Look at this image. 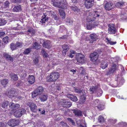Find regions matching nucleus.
<instances>
[{
  "mask_svg": "<svg viewBox=\"0 0 127 127\" xmlns=\"http://www.w3.org/2000/svg\"><path fill=\"white\" fill-rule=\"evenodd\" d=\"M60 76V74L58 72H52L51 73L50 76L46 78L47 82H54L58 79Z\"/></svg>",
  "mask_w": 127,
  "mask_h": 127,
  "instance_id": "obj_1",
  "label": "nucleus"
},
{
  "mask_svg": "<svg viewBox=\"0 0 127 127\" xmlns=\"http://www.w3.org/2000/svg\"><path fill=\"white\" fill-rule=\"evenodd\" d=\"M61 0H52V3L53 5L56 7L63 9H65L66 8V5L64 3H62L60 1Z\"/></svg>",
  "mask_w": 127,
  "mask_h": 127,
  "instance_id": "obj_2",
  "label": "nucleus"
},
{
  "mask_svg": "<svg viewBox=\"0 0 127 127\" xmlns=\"http://www.w3.org/2000/svg\"><path fill=\"white\" fill-rule=\"evenodd\" d=\"M44 91L43 87L41 86H39L32 93V97L34 98L38 95H41L43 93Z\"/></svg>",
  "mask_w": 127,
  "mask_h": 127,
  "instance_id": "obj_3",
  "label": "nucleus"
},
{
  "mask_svg": "<svg viewBox=\"0 0 127 127\" xmlns=\"http://www.w3.org/2000/svg\"><path fill=\"white\" fill-rule=\"evenodd\" d=\"M58 104L64 108H69L72 105L71 102L67 101L65 99H61L58 102Z\"/></svg>",
  "mask_w": 127,
  "mask_h": 127,
  "instance_id": "obj_4",
  "label": "nucleus"
},
{
  "mask_svg": "<svg viewBox=\"0 0 127 127\" xmlns=\"http://www.w3.org/2000/svg\"><path fill=\"white\" fill-rule=\"evenodd\" d=\"M76 60L77 61V64H82L85 61V58L84 56L80 53H78L76 55Z\"/></svg>",
  "mask_w": 127,
  "mask_h": 127,
  "instance_id": "obj_5",
  "label": "nucleus"
},
{
  "mask_svg": "<svg viewBox=\"0 0 127 127\" xmlns=\"http://www.w3.org/2000/svg\"><path fill=\"white\" fill-rule=\"evenodd\" d=\"M108 32L110 34H115L117 31V30L113 24H110L108 25Z\"/></svg>",
  "mask_w": 127,
  "mask_h": 127,
  "instance_id": "obj_6",
  "label": "nucleus"
},
{
  "mask_svg": "<svg viewBox=\"0 0 127 127\" xmlns=\"http://www.w3.org/2000/svg\"><path fill=\"white\" fill-rule=\"evenodd\" d=\"M26 110L24 109H21L16 111L14 113V115L16 117H21L26 112Z\"/></svg>",
  "mask_w": 127,
  "mask_h": 127,
  "instance_id": "obj_7",
  "label": "nucleus"
},
{
  "mask_svg": "<svg viewBox=\"0 0 127 127\" xmlns=\"http://www.w3.org/2000/svg\"><path fill=\"white\" fill-rule=\"evenodd\" d=\"M48 17H46L45 15H43L42 16L41 18L39 20V23L45 26L48 24Z\"/></svg>",
  "mask_w": 127,
  "mask_h": 127,
  "instance_id": "obj_8",
  "label": "nucleus"
},
{
  "mask_svg": "<svg viewBox=\"0 0 127 127\" xmlns=\"http://www.w3.org/2000/svg\"><path fill=\"white\" fill-rule=\"evenodd\" d=\"M98 56L99 54L97 52H94L91 53L89 56L90 60L93 62H95L98 59Z\"/></svg>",
  "mask_w": 127,
  "mask_h": 127,
  "instance_id": "obj_9",
  "label": "nucleus"
},
{
  "mask_svg": "<svg viewBox=\"0 0 127 127\" xmlns=\"http://www.w3.org/2000/svg\"><path fill=\"white\" fill-rule=\"evenodd\" d=\"M94 0H85V5L87 8H89L93 6L94 4Z\"/></svg>",
  "mask_w": 127,
  "mask_h": 127,
  "instance_id": "obj_10",
  "label": "nucleus"
},
{
  "mask_svg": "<svg viewBox=\"0 0 127 127\" xmlns=\"http://www.w3.org/2000/svg\"><path fill=\"white\" fill-rule=\"evenodd\" d=\"M19 121L18 120L14 119L9 121L8 122V124L9 126L14 127L19 125Z\"/></svg>",
  "mask_w": 127,
  "mask_h": 127,
  "instance_id": "obj_11",
  "label": "nucleus"
},
{
  "mask_svg": "<svg viewBox=\"0 0 127 127\" xmlns=\"http://www.w3.org/2000/svg\"><path fill=\"white\" fill-rule=\"evenodd\" d=\"M90 38L89 39L90 42L93 43L94 41L98 39V36L95 34H91L90 35Z\"/></svg>",
  "mask_w": 127,
  "mask_h": 127,
  "instance_id": "obj_12",
  "label": "nucleus"
},
{
  "mask_svg": "<svg viewBox=\"0 0 127 127\" xmlns=\"http://www.w3.org/2000/svg\"><path fill=\"white\" fill-rule=\"evenodd\" d=\"M73 113L76 117H82L83 116L82 112L78 109H73L72 110Z\"/></svg>",
  "mask_w": 127,
  "mask_h": 127,
  "instance_id": "obj_13",
  "label": "nucleus"
},
{
  "mask_svg": "<svg viewBox=\"0 0 127 127\" xmlns=\"http://www.w3.org/2000/svg\"><path fill=\"white\" fill-rule=\"evenodd\" d=\"M113 3L110 1L107 2L104 5L105 9L107 10H110L112 8Z\"/></svg>",
  "mask_w": 127,
  "mask_h": 127,
  "instance_id": "obj_14",
  "label": "nucleus"
},
{
  "mask_svg": "<svg viewBox=\"0 0 127 127\" xmlns=\"http://www.w3.org/2000/svg\"><path fill=\"white\" fill-rule=\"evenodd\" d=\"M92 12H90L86 19L87 21L89 22L94 20L95 19V18Z\"/></svg>",
  "mask_w": 127,
  "mask_h": 127,
  "instance_id": "obj_15",
  "label": "nucleus"
},
{
  "mask_svg": "<svg viewBox=\"0 0 127 127\" xmlns=\"http://www.w3.org/2000/svg\"><path fill=\"white\" fill-rule=\"evenodd\" d=\"M43 46L47 48H50L52 46L51 42L50 40H47L44 42L43 44Z\"/></svg>",
  "mask_w": 127,
  "mask_h": 127,
  "instance_id": "obj_16",
  "label": "nucleus"
},
{
  "mask_svg": "<svg viewBox=\"0 0 127 127\" xmlns=\"http://www.w3.org/2000/svg\"><path fill=\"white\" fill-rule=\"evenodd\" d=\"M48 96L46 94L41 95L39 96V98L41 102H44L46 101L48 98Z\"/></svg>",
  "mask_w": 127,
  "mask_h": 127,
  "instance_id": "obj_17",
  "label": "nucleus"
},
{
  "mask_svg": "<svg viewBox=\"0 0 127 127\" xmlns=\"http://www.w3.org/2000/svg\"><path fill=\"white\" fill-rule=\"evenodd\" d=\"M62 48L63 49L62 54L64 56L69 49V46L67 45L64 44L63 46H62Z\"/></svg>",
  "mask_w": 127,
  "mask_h": 127,
  "instance_id": "obj_18",
  "label": "nucleus"
},
{
  "mask_svg": "<svg viewBox=\"0 0 127 127\" xmlns=\"http://www.w3.org/2000/svg\"><path fill=\"white\" fill-rule=\"evenodd\" d=\"M28 82L30 84H32L34 83L35 81V79L34 76H29L27 80Z\"/></svg>",
  "mask_w": 127,
  "mask_h": 127,
  "instance_id": "obj_19",
  "label": "nucleus"
},
{
  "mask_svg": "<svg viewBox=\"0 0 127 127\" xmlns=\"http://www.w3.org/2000/svg\"><path fill=\"white\" fill-rule=\"evenodd\" d=\"M30 109L33 112H35L36 110L37 106L36 105L33 103H32L30 105Z\"/></svg>",
  "mask_w": 127,
  "mask_h": 127,
  "instance_id": "obj_20",
  "label": "nucleus"
},
{
  "mask_svg": "<svg viewBox=\"0 0 127 127\" xmlns=\"http://www.w3.org/2000/svg\"><path fill=\"white\" fill-rule=\"evenodd\" d=\"M15 93V92L14 89H12L9 90L7 93V96L9 98H11L14 96V94Z\"/></svg>",
  "mask_w": 127,
  "mask_h": 127,
  "instance_id": "obj_21",
  "label": "nucleus"
},
{
  "mask_svg": "<svg viewBox=\"0 0 127 127\" xmlns=\"http://www.w3.org/2000/svg\"><path fill=\"white\" fill-rule=\"evenodd\" d=\"M94 17L95 18V19L97 17H101V12L97 11H95L92 12Z\"/></svg>",
  "mask_w": 127,
  "mask_h": 127,
  "instance_id": "obj_22",
  "label": "nucleus"
},
{
  "mask_svg": "<svg viewBox=\"0 0 127 127\" xmlns=\"http://www.w3.org/2000/svg\"><path fill=\"white\" fill-rule=\"evenodd\" d=\"M125 3L124 2L120 1L117 2L116 4V6L119 8H121L124 6H125Z\"/></svg>",
  "mask_w": 127,
  "mask_h": 127,
  "instance_id": "obj_23",
  "label": "nucleus"
},
{
  "mask_svg": "<svg viewBox=\"0 0 127 127\" xmlns=\"http://www.w3.org/2000/svg\"><path fill=\"white\" fill-rule=\"evenodd\" d=\"M41 45L36 42H35L32 46L31 47L32 49H38L40 48Z\"/></svg>",
  "mask_w": 127,
  "mask_h": 127,
  "instance_id": "obj_24",
  "label": "nucleus"
},
{
  "mask_svg": "<svg viewBox=\"0 0 127 127\" xmlns=\"http://www.w3.org/2000/svg\"><path fill=\"white\" fill-rule=\"evenodd\" d=\"M96 25L94 24L88 23L87 24V29L90 30L94 28Z\"/></svg>",
  "mask_w": 127,
  "mask_h": 127,
  "instance_id": "obj_25",
  "label": "nucleus"
},
{
  "mask_svg": "<svg viewBox=\"0 0 127 127\" xmlns=\"http://www.w3.org/2000/svg\"><path fill=\"white\" fill-rule=\"evenodd\" d=\"M21 8L20 5L15 6L13 8V10L14 12H17L21 10Z\"/></svg>",
  "mask_w": 127,
  "mask_h": 127,
  "instance_id": "obj_26",
  "label": "nucleus"
},
{
  "mask_svg": "<svg viewBox=\"0 0 127 127\" xmlns=\"http://www.w3.org/2000/svg\"><path fill=\"white\" fill-rule=\"evenodd\" d=\"M9 75L10 77L13 80L16 81L18 80V77L17 76V75L14 74L12 73H9Z\"/></svg>",
  "mask_w": 127,
  "mask_h": 127,
  "instance_id": "obj_27",
  "label": "nucleus"
},
{
  "mask_svg": "<svg viewBox=\"0 0 127 127\" xmlns=\"http://www.w3.org/2000/svg\"><path fill=\"white\" fill-rule=\"evenodd\" d=\"M59 12L61 17L63 19H64L65 17V14L64 11L60 9L59 10Z\"/></svg>",
  "mask_w": 127,
  "mask_h": 127,
  "instance_id": "obj_28",
  "label": "nucleus"
},
{
  "mask_svg": "<svg viewBox=\"0 0 127 127\" xmlns=\"http://www.w3.org/2000/svg\"><path fill=\"white\" fill-rule=\"evenodd\" d=\"M86 97L85 95H82L80 97V104H83L85 102L86 100Z\"/></svg>",
  "mask_w": 127,
  "mask_h": 127,
  "instance_id": "obj_29",
  "label": "nucleus"
},
{
  "mask_svg": "<svg viewBox=\"0 0 127 127\" xmlns=\"http://www.w3.org/2000/svg\"><path fill=\"white\" fill-rule=\"evenodd\" d=\"M97 87L95 86H92L90 89V91L93 94L95 93L97 89Z\"/></svg>",
  "mask_w": 127,
  "mask_h": 127,
  "instance_id": "obj_30",
  "label": "nucleus"
},
{
  "mask_svg": "<svg viewBox=\"0 0 127 127\" xmlns=\"http://www.w3.org/2000/svg\"><path fill=\"white\" fill-rule=\"evenodd\" d=\"M117 127H127V124L126 123L120 122L117 125Z\"/></svg>",
  "mask_w": 127,
  "mask_h": 127,
  "instance_id": "obj_31",
  "label": "nucleus"
},
{
  "mask_svg": "<svg viewBox=\"0 0 127 127\" xmlns=\"http://www.w3.org/2000/svg\"><path fill=\"white\" fill-rule=\"evenodd\" d=\"M28 34L30 36H32L35 33L34 30L32 29H30L28 30Z\"/></svg>",
  "mask_w": 127,
  "mask_h": 127,
  "instance_id": "obj_32",
  "label": "nucleus"
},
{
  "mask_svg": "<svg viewBox=\"0 0 127 127\" xmlns=\"http://www.w3.org/2000/svg\"><path fill=\"white\" fill-rule=\"evenodd\" d=\"M108 65V63L107 62H102L101 65V67L103 69L105 68Z\"/></svg>",
  "mask_w": 127,
  "mask_h": 127,
  "instance_id": "obj_33",
  "label": "nucleus"
},
{
  "mask_svg": "<svg viewBox=\"0 0 127 127\" xmlns=\"http://www.w3.org/2000/svg\"><path fill=\"white\" fill-rule=\"evenodd\" d=\"M32 48L31 47L26 49L23 52V54L25 55H27L31 52Z\"/></svg>",
  "mask_w": 127,
  "mask_h": 127,
  "instance_id": "obj_34",
  "label": "nucleus"
},
{
  "mask_svg": "<svg viewBox=\"0 0 127 127\" xmlns=\"http://www.w3.org/2000/svg\"><path fill=\"white\" fill-rule=\"evenodd\" d=\"M93 104L95 105V107H97L100 104V101L98 99H96L94 100L93 102Z\"/></svg>",
  "mask_w": 127,
  "mask_h": 127,
  "instance_id": "obj_35",
  "label": "nucleus"
},
{
  "mask_svg": "<svg viewBox=\"0 0 127 127\" xmlns=\"http://www.w3.org/2000/svg\"><path fill=\"white\" fill-rule=\"evenodd\" d=\"M9 102L7 101H4L2 103L1 106L3 108H5L8 105Z\"/></svg>",
  "mask_w": 127,
  "mask_h": 127,
  "instance_id": "obj_36",
  "label": "nucleus"
},
{
  "mask_svg": "<svg viewBox=\"0 0 127 127\" xmlns=\"http://www.w3.org/2000/svg\"><path fill=\"white\" fill-rule=\"evenodd\" d=\"M106 40L111 45H113L115 44L116 43V42H113L110 39H109L107 38H106Z\"/></svg>",
  "mask_w": 127,
  "mask_h": 127,
  "instance_id": "obj_37",
  "label": "nucleus"
},
{
  "mask_svg": "<svg viewBox=\"0 0 127 127\" xmlns=\"http://www.w3.org/2000/svg\"><path fill=\"white\" fill-rule=\"evenodd\" d=\"M4 56L7 60H10L12 61H13V58L11 57L10 55L7 54H6Z\"/></svg>",
  "mask_w": 127,
  "mask_h": 127,
  "instance_id": "obj_38",
  "label": "nucleus"
},
{
  "mask_svg": "<svg viewBox=\"0 0 127 127\" xmlns=\"http://www.w3.org/2000/svg\"><path fill=\"white\" fill-rule=\"evenodd\" d=\"M75 52L73 51H70L68 55L70 58H72L75 54Z\"/></svg>",
  "mask_w": 127,
  "mask_h": 127,
  "instance_id": "obj_39",
  "label": "nucleus"
},
{
  "mask_svg": "<svg viewBox=\"0 0 127 127\" xmlns=\"http://www.w3.org/2000/svg\"><path fill=\"white\" fill-rule=\"evenodd\" d=\"M17 47L16 44H14V43H12L10 44V48L12 50H15L17 48Z\"/></svg>",
  "mask_w": 127,
  "mask_h": 127,
  "instance_id": "obj_40",
  "label": "nucleus"
},
{
  "mask_svg": "<svg viewBox=\"0 0 127 127\" xmlns=\"http://www.w3.org/2000/svg\"><path fill=\"white\" fill-rule=\"evenodd\" d=\"M6 23V21L3 19H0V26L4 25Z\"/></svg>",
  "mask_w": 127,
  "mask_h": 127,
  "instance_id": "obj_41",
  "label": "nucleus"
},
{
  "mask_svg": "<svg viewBox=\"0 0 127 127\" xmlns=\"http://www.w3.org/2000/svg\"><path fill=\"white\" fill-rule=\"evenodd\" d=\"M10 3L9 1H6L3 3V6L4 8H6L8 7L9 6Z\"/></svg>",
  "mask_w": 127,
  "mask_h": 127,
  "instance_id": "obj_42",
  "label": "nucleus"
},
{
  "mask_svg": "<svg viewBox=\"0 0 127 127\" xmlns=\"http://www.w3.org/2000/svg\"><path fill=\"white\" fill-rule=\"evenodd\" d=\"M116 69V68L115 67H111L109 71V73L110 74L113 73Z\"/></svg>",
  "mask_w": 127,
  "mask_h": 127,
  "instance_id": "obj_43",
  "label": "nucleus"
},
{
  "mask_svg": "<svg viewBox=\"0 0 127 127\" xmlns=\"http://www.w3.org/2000/svg\"><path fill=\"white\" fill-rule=\"evenodd\" d=\"M104 118L103 117L100 116L99 117L98 119V121L99 123H102L104 122Z\"/></svg>",
  "mask_w": 127,
  "mask_h": 127,
  "instance_id": "obj_44",
  "label": "nucleus"
},
{
  "mask_svg": "<svg viewBox=\"0 0 127 127\" xmlns=\"http://www.w3.org/2000/svg\"><path fill=\"white\" fill-rule=\"evenodd\" d=\"M8 80L6 79H4L1 81V84L3 85H5L7 84Z\"/></svg>",
  "mask_w": 127,
  "mask_h": 127,
  "instance_id": "obj_45",
  "label": "nucleus"
},
{
  "mask_svg": "<svg viewBox=\"0 0 127 127\" xmlns=\"http://www.w3.org/2000/svg\"><path fill=\"white\" fill-rule=\"evenodd\" d=\"M17 47L18 48H20L22 47L23 46V44L21 42H18L16 44Z\"/></svg>",
  "mask_w": 127,
  "mask_h": 127,
  "instance_id": "obj_46",
  "label": "nucleus"
},
{
  "mask_svg": "<svg viewBox=\"0 0 127 127\" xmlns=\"http://www.w3.org/2000/svg\"><path fill=\"white\" fill-rule=\"evenodd\" d=\"M3 42L4 43H7L8 42V37L6 36L3 39Z\"/></svg>",
  "mask_w": 127,
  "mask_h": 127,
  "instance_id": "obj_47",
  "label": "nucleus"
},
{
  "mask_svg": "<svg viewBox=\"0 0 127 127\" xmlns=\"http://www.w3.org/2000/svg\"><path fill=\"white\" fill-rule=\"evenodd\" d=\"M66 22L67 24L70 25L72 23V21L69 18H67L66 19Z\"/></svg>",
  "mask_w": 127,
  "mask_h": 127,
  "instance_id": "obj_48",
  "label": "nucleus"
},
{
  "mask_svg": "<svg viewBox=\"0 0 127 127\" xmlns=\"http://www.w3.org/2000/svg\"><path fill=\"white\" fill-rule=\"evenodd\" d=\"M15 104L12 102H10L9 104V107L11 110H13V107L14 106Z\"/></svg>",
  "mask_w": 127,
  "mask_h": 127,
  "instance_id": "obj_49",
  "label": "nucleus"
},
{
  "mask_svg": "<svg viewBox=\"0 0 127 127\" xmlns=\"http://www.w3.org/2000/svg\"><path fill=\"white\" fill-rule=\"evenodd\" d=\"M67 120L68 121H69L70 123H72L73 125H74L75 124L74 121L72 119L70 118H68L67 119Z\"/></svg>",
  "mask_w": 127,
  "mask_h": 127,
  "instance_id": "obj_50",
  "label": "nucleus"
},
{
  "mask_svg": "<svg viewBox=\"0 0 127 127\" xmlns=\"http://www.w3.org/2000/svg\"><path fill=\"white\" fill-rule=\"evenodd\" d=\"M74 90L75 92L78 93H80L82 91L80 88L77 87L74 88Z\"/></svg>",
  "mask_w": 127,
  "mask_h": 127,
  "instance_id": "obj_51",
  "label": "nucleus"
},
{
  "mask_svg": "<svg viewBox=\"0 0 127 127\" xmlns=\"http://www.w3.org/2000/svg\"><path fill=\"white\" fill-rule=\"evenodd\" d=\"M97 108L100 110H102L104 108V106L100 104L97 106Z\"/></svg>",
  "mask_w": 127,
  "mask_h": 127,
  "instance_id": "obj_52",
  "label": "nucleus"
},
{
  "mask_svg": "<svg viewBox=\"0 0 127 127\" xmlns=\"http://www.w3.org/2000/svg\"><path fill=\"white\" fill-rule=\"evenodd\" d=\"M42 53L44 57H46L48 55V54L44 50L42 49Z\"/></svg>",
  "mask_w": 127,
  "mask_h": 127,
  "instance_id": "obj_53",
  "label": "nucleus"
},
{
  "mask_svg": "<svg viewBox=\"0 0 127 127\" xmlns=\"http://www.w3.org/2000/svg\"><path fill=\"white\" fill-rule=\"evenodd\" d=\"M13 107V110L17 109L19 108L20 107V105L18 104H14V106Z\"/></svg>",
  "mask_w": 127,
  "mask_h": 127,
  "instance_id": "obj_54",
  "label": "nucleus"
},
{
  "mask_svg": "<svg viewBox=\"0 0 127 127\" xmlns=\"http://www.w3.org/2000/svg\"><path fill=\"white\" fill-rule=\"evenodd\" d=\"M72 9L74 11L75 13H76L77 12H78V10H79L76 7H72Z\"/></svg>",
  "mask_w": 127,
  "mask_h": 127,
  "instance_id": "obj_55",
  "label": "nucleus"
},
{
  "mask_svg": "<svg viewBox=\"0 0 127 127\" xmlns=\"http://www.w3.org/2000/svg\"><path fill=\"white\" fill-rule=\"evenodd\" d=\"M33 60L34 62L35 63H37L38 62L39 60L38 58L37 57H35L33 58Z\"/></svg>",
  "mask_w": 127,
  "mask_h": 127,
  "instance_id": "obj_56",
  "label": "nucleus"
},
{
  "mask_svg": "<svg viewBox=\"0 0 127 127\" xmlns=\"http://www.w3.org/2000/svg\"><path fill=\"white\" fill-rule=\"evenodd\" d=\"M72 101H76L77 100V97L75 96H74L73 95V97L71 98V99Z\"/></svg>",
  "mask_w": 127,
  "mask_h": 127,
  "instance_id": "obj_57",
  "label": "nucleus"
},
{
  "mask_svg": "<svg viewBox=\"0 0 127 127\" xmlns=\"http://www.w3.org/2000/svg\"><path fill=\"white\" fill-rule=\"evenodd\" d=\"M102 93L103 91L102 90H99L97 93L98 96H100L102 94Z\"/></svg>",
  "mask_w": 127,
  "mask_h": 127,
  "instance_id": "obj_58",
  "label": "nucleus"
},
{
  "mask_svg": "<svg viewBox=\"0 0 127 127\" xmlns=\"http://www.w3.org/2000/svg\"><path fill=\"white\" fill-rule=\"evenodd\" d=\"M23 84V82L21 81H19L17 83V86H22Z\"/></svg>",
  "mask_w": 127,
  "mask_h": 127,
  "instance_id": "obj_59",
  "label": "nucleus"
},
{
  "mask_svg": "<svg viewBox=\"0 0 127 127\" xmlns=\"http://www.w3.org/2000/svg\"><path fill=\"white\" fill-rule=\"evenodd\" d=\"M67 96L68 98H70V99H71V98L73 97V95L70 94H67Z\"/></svg>",
  "mask_w": 127,
  "mask_h": 127,
  "instance_id": "obj_60",
  "label": "nucleus"
},
{
  "mask_svg": "<svg viewBox=\"0 0 127 127\" xmlns=\"http://www.w3.org/2000/svg\"><path fill=\"white\" fill-rule=\"evenodd\" d=\"M0 127H6V125L4 123H0Z\"/></svg>",
  "mask_w": 127,
  "mask_h": 127,
  "instance_id": "obj_61",
  "label": "nucleus"
},
{
  "mask_svg": "<svg viewBox=\"0 0 127 127\" xmlns=\"http://www.w3.org/2000/svg\"><path fill=\"white\" fill-rule=\"evenodd\" d=\"M80 74L84 75H85L86 74V73L85 72V70H82L80 73Z\"/></svg>",
  "mask_w": 127,
  "mask_h": 127,
  "instance_id": "obj_62",
  "label": "nucleus"
},
{
  "mask_svg": "<svg viewBox=\"0 0 127 127\" xmlns=\"http://www.w3.org/2000/svg\"><path fill=\"white\" fill-rule=\"evenodd\" d=\"M39 111H41V112H40L42 114H44L45 112V111L44 110L42 109H39Z\"/></svg>",
  "mask_w": 127,
  "mask_h": 127,
  "instance_id": "obj_63",
  "label": "nucleus"
},
{
  "mask_svg": "<svg viewBox=\"0 0 127 127\" xmlns=\"http://www.w3.org/2000/svg\"><path fill=\"white\" fill-rule=\"evenodd\" d=\"M5 34V33L4 32H0V37L4 35Z\"/></svg>",
  "mask_w": 127,
  "mask_h": 127,
  "instance_id": "obj_64",
  "label": "nucleus"
}]
</instances>
